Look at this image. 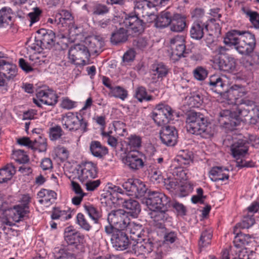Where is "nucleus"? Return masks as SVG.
I'll use <instances>...</instances> for the list:
<instances>
[{
  "mask_svg": "<svg viewBox=\"0 0 259 259\" xmlns=\"http://www.w3.org/2000/svg\"><path fill=\"white\" fill-rule=\"evenodd\" d=\"M223 42L227 46L234 47L238 53L245 56L250 55L256 47L254 34L248 31L231 30L226 33Z\"/></svg>",
  "mask_w": 259,
  "mask_h": 259,
  "instance_id": "1",
  "label": "nucleus"
},
{
  "mask_svg": "<svg viewBox=\"0 0 259 259\" xmlns=\"http://www.w3.org/2000/svg\"><path fill=\"white\" fill-rule=\"evenodd\" d=\"M171 0H144L137 2L135 6L134 12L126 14L124 18L120 23L128 30L134 33H140L145 29V23L140 18L139 12L142 9L145 10L146 6L148 8L155 7H162L168 4Z\"/></svg>",
  "mask_w": 259,
  "mask_h": 259,
  "instance_id": "2",
  "label": "nucleus"
},
{
  "mask_svg": "<svg viewBox=\"0 0 259 259\" xmlns=\"http://www.w3.org/2000/svg\"><path fill=\"white\" fill-rule=\"evenodd\" d=\"M187 128L192 134L209 138L214 134L213 125L200 112H190L186 118Z\"/></svg>",
  "mask_w": 259,
  "mask_h": 259,
  "instance_id": "3",
  "label": "nucleus"
},
{
  "mask_svg": "<svg viewBox=\"0 0 259 259\" xmlns=\"http://www.w3.org/2000/svg\"><path fill=\"white\" fill-rule=\"evenodd\" d=\"M147 203L150 205L152 209H168L172 208L177 212L178 214L183 216L186 215V208L182 204L175 200H171L170 198L164 193L156 191L149 192V198Z\"/></svg>",
  "mask_w": 259,
  "mask_h": 259,
  "instance_id": "4",
  "label": "nucleus"
},
{
  "mask_svg": "<svg viewBox=\"0 0 259 259\" xmlns=\"http://www.w3.org/2000/svg\"><path fill=\"white\" fill-rule=\"evenodd\" d=\"M208 88L213 92L228 97L231 99L232 95H237L240 93L243 90L242 88L239 85L234 84L228 89L227 81L225 77H221L217 75H211L209 77L208 80L206 82ZM237 97H235L234 99Z\"/></svg>",
  "mask_w": 259,
  "mask_h": 259,
  "instance_id": "5",
  "label": "nucleus"
},
{
  "mask_svg": "<svg viewBox=\"0 0 259 259\" xmlns=\"http://www.w3.org/2000/svg\"><path fill=\"white\" fill-rule=\"evenodd\" d=\"M63 127L70 132H78L83 134L88 131L89 123L78 112H69L62 115Z\"/></svg>",
  "mask_w": 259,
  "mask_h": 259,
  "instance_id": "6",
  "label": "nucleus"
},
{
  "mask_svg": "<svg viewBox=\"0 0 259 259\" xmlns=\"http://www.w3.org/2000/svg\"><path fill=\"white\" fill-rule=\"evenodd\" d=\"M68 56L72 63L84 66L89 63L90 53L87 47L83 44H78L70 48Z\"/></svg>",
  "mask_w": 259,
  "mask_h": 259,
  "instance_id": "7",
  "label": "nucleus"
},
{
  "mask_svg": "<svg viewBox=\"0 0 259 259\" xmlns=\"http://www.w3.org/2000/svg\"><path fill=\"white\" fill-rule=\"evenodd\" d=\"M37 41H39L40 45L38 44H33L29 47L32 50L35 51H39V49H51L55 44V34L51 30H47L46 29H40L37 31Z\"/></svg>",
  "mask_w": 259,
  "mask_h": 259,
  "instance_id": "8",
  "label": "nucleus"
},
{
  "mask_svg": "<svg viewBox=\"0 0 259 259\" xmlns=\"http://www.w3.org/2000/svg\"><path fill=\"white\" fill-rule=\"evenodd\" d=\"M174 111L168 105L160 103L157 105L152 112V117L159 126L166 124L172 119Z\"/></svg>",
  "mask_w": 259,
  "mask_h": 259,
  "instance_id": "9",
  "label": "nucleus"
},
{
  "mask_svg": "<svg viewBox=\"0 0 259 259\" xmlns=\"http://www.w3.org/2000/svg\"><path fill=\"white\" fill-rule=\"evenodd\" d=\"M107 221L119 230H124L130 223L127 212L123 209L112 210L108 213Z\"/></svg>",
  "mask_w": 259,
  "mask_h": 259,
  "instance_id": "10",
  "label": "nucleus"
},
{
  "mask_svg": "<svg viewBox=\"0 0 259 259\" xmlns=\"http://www.w3.org/2000/svg\"><path fill=\"white\" fill-rule=\"evenodd\" d=\"M75 170L76 177L81 182H85L97 177V165L92 162H82Z\"/></svg>",
  "mask_w": 259,
  "mask_h": 259,
  "instance_id": "11",
  "label": "nucleus"
},
{
  "mask_svg": "<svg viewBox=\"0 0 259 259\" xmlns=\"http://www.w3.org/2000/svg\"><path fill=\"white\" fill-rule=\"evenodd\" d=\"M170 46L172 52L170 55L171 60L175 63L181 57H185L186 45L185 37L183 35H177L170 40Z\"/></svg>",
  "mask_w": 259,
  "mask_h": 259,
  "instance_id": "12",
  "label": "nucleus"
},
{
  "mask_svg": "<svg viewBox=\"0 0 259 259\" xmlns=\"http://www.w3.org/2000/svg\"><path fill=\"white\" fill-rule=\"evenodd\" d=\"M126 194L135 197H141L146 191V188L143 182L139 179H128L122 184Z\"/></svg>",
  "mask_w": 259,
  "mask_h": 259,
  "instance_id": "13",
  "label": "nucleus"
},
{
  "mask_svg": "<svg viewBox=\"0 0 259 259\" xmlns=\"http://www.w3.org/2000/svg\"><path fill=\"white\" fill-rule=\"evenodd\" d=\"M36 96V98H33V101L38 107H41L42 104L54 106L58 102V97L53 91L40 90L37 92Z\"/></svg>",
  "mask_w": 259,
  "mask_h": 259,
  "instance_id": "14",
  "label": "nucleus"
},
{
  "mask_svg": "<svg viewBox=\"0 0 259 259\" xmlns=\"http://www.w3.org/2000/svg\"><path fill=\"white\" fill-rule=\"evenodd\" d=\"M160 138L162 142L167 146H172L177 143L178 131L174 126H165L160 132Z\"/></svg>",
  "mask_w": 259,
  "mask_h": 259,
  "instance_id": "15",
  "label": "nucleus"
},
{
  "mask_svg": "<svg viewBox=\"0 0 259 259\" xmlns=\"http://www.w3.org/2000/svg\"><path fill=\"white\" fill-rule=\"evenodd\" d=\"M213 64L221 71L233 72L236 70L237 59L231 55H227L223 59L215 58Z\"/></svg>",
  "mask_w": 259,
  "mask_h": 259,
  "instance_id": "16",
  "label": "nucleus"
},
{
  "mask_svg": "<svg viewBox=\"0 0 259 259\" xmlns=\"http://www.w3.org/2000/svg\"><path fill=\"white\" fill-rule=\"evenodd\" d=\"M64 238L68 245H74L76 248L84 242V236L80 232L73 230L71 227L65 228L64 233Z\"/></svg>",
  "mask_w": 259,
  "mask_h": 259,
  "instance_id": "17",
  "label": "nucleus"
},
{
  "mask_svg": "<svg viewBox=\"0 0 259 259\" xmlns=\"http://www.w3.org/2000/svg\"><path fill=\"white\" fill-rule=\"evenodd\" d=\"M123 231H116L111 236V243L113 247L116 250H125L127 248L130 244L128 237L127 234Z\"/></svg>",
  "mask_w": 259,
  "mask_h": 259,
  "instance_id": "18",
  "label": "nucleus"
},
{
  "mask_svg": "<svg viewBox=\"0 0 259 259\" xmlns=\"http://www.w3.org/2000/svg\"><path fill=\"white\" fill-rule=\"evenodd\" d=\"M144 155L139 151H133L127 154L125 158L126 165L130 169L137 170L142 168L144 166L143 159Z\"/></svg>",
  "mask_w": 259,
  "mask_h": 259,
  "instance_id": "19",
  "label": "nucleus"
},
{
  "mask_svg": "<svg viewBox=\"0 0 259 259\" xmlns=\"http://www.w3.org/2000/svg\"><path fill=\"white\" fill-rule=\"evenodd\" d=\"M208 23L202 20H196L192 23L190 35L191 38L196 40L201 39L204 36L205 31H208Z\"/></svg>",
  "mask_w": 259,
  "mask_h": 259,
  "instance_id": "20",
  "label": "nucleus"
},
{
  "mask_svg": "<svg viewBox=\"0 0 259 259\" xmlns=\"http://www.w3.org/2000/svg\"><path fill=\"white\" fill-rule=\"evenodd\" d=\"M136 244L134 245V250L135 253L137 255H148L152 252L153 247V243L149 238L144 237L141 240H137Z\"/></svg>",
  "mask_w": 259,
  "mask_h": 259,
  "instance_id": "21",
  "label": "nucleus"
},
{
  "mask_svg": "<svg viewBox=\"0 0 259 259\" xmlns=\"http://www.w3.org/2000/svg\"><path fill=\"white\" fill-rule=\"evenodd\" d=\"M172 15L170 12L166 10L161 12L158 16L152 14L148 16L155 21V26L156 27L161 28L170 25Z\"/></svg>",
  "mask_w": 259,
  "mask_h": 259,
  "instance_id": "22",
  "label": "nucleus"
},
{
  "mask_svg": "<svg viewBox=\"0 0 259 259\" xmlns=\"http://www.w3.org/2000/svg\"><path fill=\"white\" fill-rule=\"evenodd\" d=\"M125 230L130 233L133 240L140 241L141 238L147 237V232L144 230L143 226L134 222L130 221Z\"/></svg>",
  "mask_w": 259,
  "mask_h": 259,
  "instance_id": "23",
  "label": "nucleus"
},
{
  "mask_svg": "<svg viewBox=\"0 0 259 259\" xmlns=\"http://www.w3.org/2000/svg\"><path fill=\"white\" fill-rule=\"evenodd\" d=\"M248 150L247 142L246 140L242 139L238 140L231 147V154L234 158L244 157Z\"/></svg>",
  "mask_w": 259,
  "mask_h": 259,
  "instance_id": "24",
  "label": "nucleus"
},
{
  "mask_svg": "<svg viewBox=\"0 0 259 259\" xmlns=\"http://www.w3.org/2000/svg\"><path fill=\"white\" fill-rule=\"evenodd\" d=\"M186 17L181 14L175 13L172 15L170 29L177 32H182L187 26Z\"/></svg>",
  "mask_w": 259,
  "mask_h": 259,
  "instance_id": "25",
  "label": "nucleus"
},
{
  "mask_svg": "<svg viewBox=\"0 0 259 259\" xmlns=\"http://www.w3.org/2000/svg\"><path fill=\"white\" fill-rule=\"evenodd\" d=\"M233 233L236 234L233 240V244L235 247L239 249H243L245 246L251 242V237L248 234L241 233L239 230L233 229Z\"/></svg>",
  "mask_w": 259,
  "mask_h": 259,
  "instance_id": "26",
  "label": "nucleus"
},
{
  "mask_svg": "<svg viewBox=\"0 0 259 259\" xmlns=\"http://www.w3.org/2000/svg\"><path fill=\"white\" fill-rule=\"evenodd\" d=\"M229 170L227 168L220 166L212 167L209 172L210 180L213 182L224 181L229 178Z\"/></svg>",
  "mask_w": 259,
  "mask_h": 259,
  "instance_id": "27",
  "label": "nucleus"
},
{
  "mask_svg": "<svg viewBox=\"0 0 259 259\" xmlns=\"http://www.w3.org/2000/svg\"><path fill=\"white\" fill-rule=\"evenodd\" d=\"M85 43L88 45L89 53H98L104 46V42L102 37L95 35L86 39Z\"/></svg>",
  "mask_w": 259,
  "mask_h": 259,
  "instance_id": "28",
  "label": "nucleus"
},
{
  "mask_svg": "<svg viewBox=\"0 0 259 259\" xmlns=\"http://www.w3.org/2000/svg\"><path fill=\"white\" fill-rule=\"evenodd\" d=\"M37 196L40 198L39 203L47 206L54 202L57 198V194L55 191L44 189L38 192Z\"/></svg>",
  "mask_w": 259,
  "mask_h": 259,
  "instance_id": "29",
  "label": "nucleus"
},
{
  "mask_svg": "<svg viewBox=\"0 0 259 259\" xmlns=\"http://www.w3.org/2000/svg\"><path fill=\"white\" fill-rule=\"evenodd\" d=\"M90 150L93 156L102 158L108 153V148L98 141H92L90 145Z\"/></svg>",
  "mask_w": 259,
  "mask_h": 259,
  "instance_id": "30",
  "label": "nucleus"
},
{
  "mask_svg": "<svg viewBox=\"0 0 259 259\" xmlns=\"http://www.w3.org/2000/svg\"><path fill=\"white\" fill-rule=\"evenodd\" d=\"M254 104L253 100L247 98H243L240 100V103L237 106L236 112L239 116L245 117L251 112L252 107Z\"/></svg>",
  "mask_w": 259,
  "mask_h": 259,
  "instance_id": "31",
  "label": "nucleus"
},
{
  "mask_svg": "<svg viewBox=\"0 0 259 259\" xmlns=\"http://www.w3.org/2000/svg\"><path fill=\"white\" fill-rule=\"evenodd\" d=\"M29 212V207L22 206L18 204L13 207L10 211V214L13 220L16 222H19L24 218Z\"/></svg>",
  "mask_w": 259,
  "mask_h": 259,
  "instance_id": "32",
  "label": "nucleus"
},
{
  "mask_svg": "<svg viewBox=\"0 0 259 259\" xmlns=\"http://www.w3.org/2000/svg\"><path fill=\"white\" fill-rule=\"evenodd\" d=\"M193 155L191 151L188 150H180L175 159L179 165L188 166L192 162Z\"/></svg>",
  "mask_w": 259,
  "mask_h": 259,
  "instance_id": "33",
  "label": "nucleus"
},
{
  "mask_svg": "<svg viewBox=\"0 0 259 259\" xmlns=\"http://www.w3.org/2000/svg\"><path fill=\"white\" fill-rule=\"evenodd\" d=\"M16 168L12 163H8L0 169V183L10 180L16 173Z\"/></svg>",
  "mask_w": 259,
  "mask_h": 259,
  "instance_id": "34",
  "label": "nucleus"
},
{
  "mask_svg": "<svg viewBox=\"0 0 259 259\" xmlns=\"http://www.w3.org/2000/svg\"><path fill=\"white\" fill-rule=\"evenodd\" d=\"M122 205L124 208L129 210L127 212L128 214L130 213L131 215L134 218H137L141 211L140 205L135 200L132 199L124 200Z\"/></svg>",
  "mask_w": 259,
  "mask_h": 259,
  "instance_id": "35",
  "label": "nucleus"
},
{
  "mask_svg": "<svg viewBox=\"0 0 259 259\" xmlns=\"http://www.w3.org/2000/svg\"><path fill=\"white\" fill-rule=\"evenodd\" d=\"M160 168V166H157L156 164H152L147 169L149 177L154 183H159L163 180Z\"/></svg>",
  "mask_w": 259,
  "mask_h": 259,
  "instance_id": "36",
  "label": "nucleus"
},
{
  "mask_svg": "<svg viewBox=\"0 0 259 259\" xmlns=\"http://www.w3.org/2000/svg\"><path fill=\"white\" fill-rule=\"evenodd\" d=\"M123 27H120L112 33L110 40L113 44L116 45L127 40L128 38V30L125 29Z\"/></svg>",
  "mask_w": 259,
  "mask_h": 259,
  "instance_id": "37",
  "label": "nucleus"
},
{
  "mask_svg": "<svg viewBox=\"0 0 259 259\" xmlns=\"http://www.w3.org/2000/svg\"><path fill=\"white\" fill-rule=\"evenodd\" d=\"M13 14L10 7H4L0 10V27H5L11 22Z\"/></svg>",
  "mask_w": 259,
  "mask_h": 259,
  "instance_id": "38",
  "label": "nucleus"
},
{
  "mask_svg": "<svg viewBox=\"0 0 259 259\" xmlns=\"http://www.w3.org/2000/svg\"><path fill=\"white\" fill-rule=\"evenodd\" d=\"M150 209L153 210L151 213V217L152 218L155 222L161 221L164 222L167 221L169 219V215L167 213L166 211L168 209H164V208L161 209H152L149 205L147 204Z\"/></svg>",
  "mask_w": 259,
  "mask_h": 259,
  "instance_id": "39",
  "label": "nucleus"
},
{
  "mask_svg": "<svg viewBox=\"0 0 259 259\" xmlns=\"http://www.w3.org/2000/svg\"><path fill=\"white\" fill-rule=\"evenodd\" d=\"M134 97L140 102H148L154 99V97L148 94L146 89L143 86L138 87L135 89Z\"/></svg>",
  "mask_w": 259,
  "mask_h": 259,
  "instance_id": "40",
  "label": "nucleus"
},
{
  "mask_svg": "<svg viewBox=\"0 0 259 259\" xmlns=\"http://www.w3.org/2000/svg\"><path fill=\"white\" fill-rule=\"evenodd\" d=\"M85 212L89 215L90 218L94 222V223H99L101 214L98 209L93 205L88 203L83 205Z\"/></svg>",
  "mask_w": 259,
  "mask_h": 259,
  "instance_id": "41",
  "label": "nucleus"
},
{
  "mask_svg": "<svg viewBox=\"0 0 259 259\" xmlns=\"http://www.w3.org/2000/svg\"><path fill=\"white\" fill-rule=\"evenodd\" d=\"M255 223V220L253 218V215L252 214L247 213L244 214L242 221L237 223L233 229H235V231L239 229H248L251 227Z\"/></svg>",
  "mask_w": 259,
  "mask_h": 259,
  "instance_id": "42",
  "label": "nucleus"
},
{
  "mask_svg": "<svg viewBox=\"0 0 259 259\" xmlns=\"http://www.w3.org/2000/svg\"><path fill=\"white\" fill-rule=\"evenodd\" d=\"M172 175L174 177H177V179L180 181H186L188 180L189 176L188 170L183 165L175 164L172 169Z\"/></svg>",
  "mask_w": 259,
  "mask_h": 259,
  "instance_id": "43",
  "label": "nucleus"
},
{
  "mask_svg": "<svg viewBox=\"0 0 259 259\" xmlns=\"http://www.w3.org/2000/svg\"><path fill=\"white\" fill-rule=\"evenodd\" d=\"M109 94L111 96L124 101L128 96V92L126 90L120 86H115L111 89Z\"/></svg>",
  "mask_w": 259,
  "mask_h": 259,
  "instance_id": "44",
  "label": "nucleus"
},
{
  "mask_svg": "<svg viewBox=\"0 0 259 259\" xmlns=\"http://www.w3.org/2000/svg\"><path fill=\"white\" fill-rule=\"evenodd\" d=\"M2 73L5 75L7 80L13 79L16 76L17 68L16 65L9 63L4 66Z\"/></svg>",
  "mask_w": 259,
  "mask_h": 259,
  "instance_id": "45",
  "label": "nucleus"
},
{
  "mask_svg": "<svg viewBox=\"0 0 259 259\" xmlns=\"http://www.w3.org/2000/svg\"><path fill=\"white\" fill-rule=\"evenodd\" d=\"M219 115L218 120L220 124L226 126L232 125L231 112L229 110H222Z\"/></svg>",
  "mask_w": 259,
  "mask_h": 259,
  "instance_id": "46",
  "label": "nucleus"
},
{
  "mask_svg": "<svg viewBox=\"0 0 259 259\" xmlns=\"http://www.w3.org/2000/svg\"><path fill=\"white\" fill-rule=\"evenodd\" d=\"M212 237L210 230H205L201 233L198 242L199 247L202 248L209 245Z\"/></svg>",
  "mask_w": 259,
  "mask_h": 259,
  "instance_id": "47",
  "label": "nucleus"
},
{
  "mask_svg": "<svg viewBox=\"0 0 259 259\" xmlns=\"http://www.w3.org/2000/svg\"><path fill=\"white\" fill-rule=\"evenodd\" d=\"M49 137L51 141H56L64 135L61 126L56 125L49 128Z\"/></svg>",
  "mask_w": 259,
  "mask_h": 259,
  "instance_id": "48",
  "label": "nucleus"
},
{
  "mask_svg": "<svg viewBox=\"0 0 259 259\" xmlns=\"http://www.w3.org/2000/svg\"><path fill=\"white\" fill-rule=\"evenodd\" d=\"M168 70L167 67L163 63H159L152 67L153 74L157 75L158 78L165 77L167 74Z\"/></svg>",
  "mask_w": 259,
  "mask_h": 259,
  "instance_id": "49",
  "label": "nucleus"
},
{
  "mask_svg": "<svg viewBox=\"0 0 259 259\" xmlns=\"http://www.w3.org/2000/svg\"><path fill=\"white\" fill-rule=\"evenodd\" d=\"M47 139L40 136L37 140H35L33 141L31 146V149L37 150L40 152H45L47 150Z\"/></svg>",
  "mask_w": 259,
  "mask_h": 259,
  "instance_id": "50",
  "label": "nucleus"
},
{
  "mask_svg": "<svg viewBox=\"0 0 259 259\" xmlns=\"http://www.w3.org/2000/svg\"><path fill=\"white\" fill-rule=\"evenodd\" d=\"M76 221L77 224L80 227L87 231H89L92 228V225L82 213L80 212L77 213L76 215Z\"/></svg>",
  "mask_w": 259,
  "mask_h": 259,
  "instance_id": "51",
  "label": "nucleus"
},
{
  "mask_svg": "<svg viewBox=\"0 0 259 259\" xmlns=\"http://www.w3.org/2000/svg\"><path fill=\"white\" fill-rule=\"evenodd\" d=\"M12 158L19 163H26L29 161V158L25 152L22 150H14Z\"/></svg>",
  "mask_w": 259,
  "mask_h": 259,
  "instance_id": "52",
  "label": "nucleus"
},
{
  "mask_svg": "<svg viewBox=\"0 0 259 259\" xmlns=\"http://www.w3.org/2000/svg\"><path fill=\"white\" fill-rule=\"evenodd\" d=\"M211 50L212 53L213 54L211 61H212L213 63H214L215 58H218L219 59H223L222 57V55L225 56H226L227 55L226 52L228 50V49L225 47L220 45L215 46L214 48H212Z\"/></svg>",
  "mask_w": 259,
  "mask_h": 259,
  "instance_id": "53",
  "label": "nucleus"
},
{
  "mask_svg": "<svg viewBox=\"0 0 259 259\" xmlns=\"http://www.w3.org/2000/svg\"><path fill=\"white\" fill-rule=\"evenodd\" d=\"M113 127L116 134L119 136H124L127 134L125 124L121 121H114Z\"/></svg>",
  "mask_w": 259,
  "mask_h": 259,
  "instance_id": "54",
  "label": "nucleus"
},
{
  "mask_svg": "<svg viewBox=\"0 0 259 259\" xmlns=\"http://www.w3.org/2000/svg\"><path fill=\"white\" fill-rule=\"evenodd\" d=\"M53 152L55 156L61 160L67 159L69 156V151L64 147L57 146L54 148Z\"/></svg>",
  "mask_w": 259,
  "mask_h": 259,
  "instance_id": "55",
  "label": "nucleus"
},
{
  "mask_svg": "<svg viewBox=\"0 0 259 259\" xmlns=\"http://www.w3.org/2000/svg\"><path fill=\"white\" fill-rule=\"evenodd\" d=\"M243 10L246 15L249 17V20L254 25V27L259 29V14L256 12L251 10L246 11L244 8L243 9Z\"/></svg>",
  "mask_w": 259,
  "mask_h": 259,
  "instance_id": "56",
  "label": "nucleus"
},
{
  "mask_svg": "<svg viewBox=\"0 0 259 259\" xmlns=\"http://www.w3.org/2000/svg\"><path fill=\"white\" fill-rule=\"evenodd\" d=\"M128 146L134 151L135 149L141 146V139L136 135H131L128 138Z\"/></svg>",
  "mask_w": 259,
  "mask_h": 259,
  "instance_id": "57",
  "label": "nucleus"
},
{
  "mask_svg": "<svg viewBox=\"0 0 259 259\" xmlns=\"http://www.w3.org/2000/svg\"><path fill=\"white\" fill-rule=\"evenodd\" d=\"M208 72L202 67H198L193 71L194 77L198 80H203L207 77Z\"/></svg>",
  "mask_w": 259,
  "mask_h": 259,
  "instance_id": "58",
  "label": "nucleus"
},
{
  "mask_svg": "<svg viewBox=\"0 0 259 259\" xmlns=\"http://www.w3.org/2000/svg\"><path fill=\"white\" fill-rule=\"evenodd\" d=\"M164 186L168 190L175 189L179 185L178 180L175 178H168L164 180Z\"/></svg>",
  "mask_w": 259,
  "mask_h": 259,
  "instance_id": "59",
  "label": "nucleus"
},
{
  "mask_svg": "<svg viewBox=\"0 0 259 259\" xmlns=\"http://www.w3.org/2000/svg\"><path fill=\"white\" fill-rule=\"evenodd\" d=\"M178 239L177 233L173 231L166 232L164 236V241L167 243H173Z\"/></svg>",
  "mask_w": 259,
  "mask_h": 259,
  "instance_id": "60",
  "label": "nucleus"
},
{
  "mask_svg": "<svg viewBox=\"0 0 259 259\" xmlns=\"http://www.w3.org/2000/svg\"><path fill=\"white\" fill-rule=\"evenodd\" d=\"M41 13V10L38 8L34 9V11L28 14V17L30 19V25L37 22L39 20V16Z\"/></svg>",
  "mask_w": 259,
  "mask_h": 259,
  "instance_id": "61",
  "label": "nucleus"
},
{
  "mask_svg": "<svg viewBox=\"0 0 259 259\" xmlns=\"http://www.w3.org/2000/svg\"><path fill=\"white\" fill-rule=\"evenodd\" d=\"M133 44L134 46L138 49L143 50L145 49L147 45V40L143 37H140L134 41Z\"/></svg>",
  "mask_w": 259,
  "mask_h": 259,
  "instance_id": "62",
  "label": "nucleus"
},
{
  "mask_svg": "<svg viewBox=\"0 0 259 259\" xmlns=\"http://www.w3.org/2000/svg\"><path fill=\"white\" fill-rule=\"evenodd\" d=\"M85 186L86 189L89 191H94L97 189L100 185L101 182L99 180L95 181H92V180H89L86 181Z\"/></svg>",
  "mask_w": 259,
  "mask_h": 259,
  "instance_id": "63",
  "label": "nucleus"
},
{
  "mask_svg": "<svg viewBox=\"0 0 259 259\" xmlns=\"http://www.w3.org/2000/svg\"><path fill=\"white\" fill-rule=\"evenodd\" d=\"M108 12V9L105 5L97 4L93 9V13L95 15H103Z\"/></svg>",
  "mask_w": 259,
  "mask_h": 259,
  "instance_id": "64",
  "label": "nucleus"
}]
</instances>
